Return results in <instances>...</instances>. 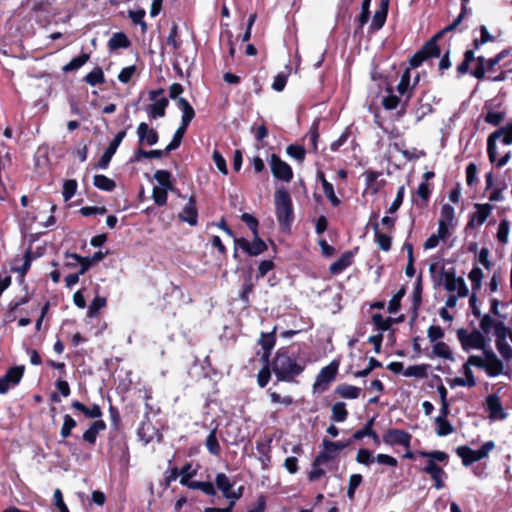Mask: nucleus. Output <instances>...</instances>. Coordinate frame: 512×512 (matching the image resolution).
<instances>
[{"instance_id": "obj_14", "label": "nucleus", "mask_w": 512, "mask_h": 512, "mask_svg": "<svg viewBox=\"0 0 512 512\" xmlns=\"http://www.w3.org/2000/svg\"><path fill=\"white\" fill-rule=\"evenodd\" d=\"M126 136V130L119 131L113 138V140L109 143L108 147L99 158L98 162L94 165V169H107L112 157L116 153L118 147L122 143L123 139Z\"/></svg>"}, {"instance_id": "obj_56", "label": "nucleus", "mask_w": 512, "mask_h": 512, "mask_svg": "<svg viewBox=\"0 0 512 512\" xmlns=\"http://www.w3.org/2000/svg\"><path fill=\"white\" fill-rule=\"evenodd\" d=\"M78 183L75 179L65 180L63 183L62 195L65 201L70 200L76 193Z\"/></svg>"}, {"instance_id": "obj_51", "label": "nucleus", "mask_w": 512, "mask_h": 512, "mask_svg": "<svg viewBox=\"0 0 512 512\" xmlns=\"http://www.w3.org/2000/svg\"><path fill=\"white\" fill-rule=\"evenodd\" d=\"M286 153L291 157L297 160L298 162H303L305 160L306 151L305 148L301 145L290 144L286 148Z\"/></svg>"}, {"instance_id": "obj_43", "label": "nucleus", "mask_w": 512, "mask_h": 512, "mask_svg": "<svg viewBox=\"0 0 512 512\" xmlns=\"http://www.w3.org/2000/svg\"><path fill=\"white\" fill-rule=\"evenodd\" d=\"M406 294V287L403 285L390 299L388 303V312L396 314L401 308V301Z\"/></svg>"}, {"instance_id": "obj_55", "label": "nucleus", "mask_w": 512, "mask_h": 512, "mask_svg": "<svg viewBox=\"0 0 512 512\" xmlns=\"http://www.w3.org/2000/svg\"><path fill=\"white\" fill-rule=\"evenodd\" d=\"M106 305V299L104 297L96 296L91 302L88 308V317L96 318L101 308Z\"/></svg>"}, {"instance_id": "obj_53", "label": "nucleus", "mask_w": 512, "mask_h": 512, "mask_svg": "<svg viewBox=\"0 0 512 512\" xmlns=\"http://www.w3.org/2000/svg\"><path fill=\"white\" fill-rule=\"evenodd\" d=\"M169 189L155 186L152 190V199L157 206H164L167 203Z\"/></svg>"}, {"instance_id": "obj_25", "label": "nucleus", "mask_w": 512, "mask_h": 512, "mask_svg": "<svg viewBox=\"0 0 512 512\" xmlns=\"http://www.w3.org/2000/svg\"><path fill=\"white\" fill-rule=\"evenodd\" d=\"M441 39V33H436L429 40H427L420 48L421 53L426 59L439 57L441 49L438 45V41Z\"/></svg>"}, {"instance_id": "obj_15", "label": "nucleus", "mask_w": 512, "mask_h": 512, "mask_svg": "<svg viewBox=\"0 0 512 512\" xmlns=\"http://www.w3.org/2000/svg\"><path fill=\"white\" fill-rule=\"evenodd\" d=\"M474 208L476 211L469 215L466 229H474L483 225L492 213L494 206L490 203H476Z\"/></svg>"}, {"instance_id": "obj_32", "label": "nucleus", "mask_w": 512, "mask_h": 512, "mask_svg": "<svg viewBox=\"0 0 512 512\" xmlns=\"http://www.w3.org/2000/svg\"><path fill=\"white\" fill-rule=\"evenodd\" d=\"M177 106L182 110L181 123H184V125H190L191 121L195 117V111L191 104L185 98H178Z\"/></svg>"}, {"instance_id": "obj_27", "label": "nucleus", "mask_w": 512, "mask_h": 512, "mask_svg": "<svg viewBox=\"0 0 512 512\" xmlns=\"http://www.w3.org/2000/svg\"><path fill=\"white\" fill-rule=\"evenodd\" d=\"M387 15H388V0H382L379 9L376 10V12L374 13V16H373V19H372V22L370 25V30H372V31L380 30L386 22Z\"/></svg>"}, {"instance_id": "obj_52", "label": "nucleus", "mask_w": 512, "mask_h": 512, "mask_svg": "<svg viewBox=\"0 0 512 512\" xmlns=\"http://www.w3.org/2000/svg\"><path fill=\"white\" fill-rule=\"evenodd\" d=\"M433 352L438 357L447 360H453V353L445 342H436L433 346Z\"/></svg>"}, {"instance_id": "obj_35", "label": "nucleus", "mask_w": 512, "mask_h": 512, "mask_svg": "<svg viewBox=\"0 0 512 512\" xmlns=\"http://www.w3.org/2000/svg\"><path fill=\"white\" fill-rule=\"evenodd\" d=\"M172 174L168 170H157L154 173V179L161 186L160 188L169 189V191H176L173 181L171 180Z\"/></svg>"}, {"instance_id": "obj_49", "label": "nucleus", "mask_w": 512, "mask_h": 512, "mask_svg": "<svg viewBox=\"0 0 512 512\" xmlns=\"http://www.w3.org/2000/svg\"><path fill=\"white\" fill-rule=\"evenodd\" d=\"M389 95L385 96L382 100V105L386 110H394L400 105L401 97L393 94L392 88H387Z\"/></svg>"}, {"instance_id": "obj_44", "label": "nucleus", "mask_w": 512, "mask_h": 512, "mask_svg": "<svg viewBox=\"0 0 512 512\" xmlns=\"http://www.w3.org/2000/svg\"><path fill=\"white\" fill-rule=\"evenodd\" d=\"M65 258L76 260L77 262H80L79 274H81V275L85 274L93 265V262L91 261L90 257H83L77 253L66 252Z\"/></svg>"}, {"instance_id": "obj_42", "label": "nucleus", "mask_w": 512, "mask_h": 512, "mask_svg": "<svg viewBox=\"0 0 512 512\" xmlns=\"http://www.w3.org/2000/svg\"><path fill=\"white\" fill-rule=\"evenodd\" d=\"M189 125H184V123H181L180 126L176 129L172 140L170 143L166 146V151H174L181 145V142L183 140V137L186 133V130Z\"/></svg>"}, {"instance_id": "obj_8", "label": "nucleus", "mask_w": 512, "mask_h": 512, "mask_svg": "<svg viewBox=\"0 0 512 512\" xmlns=\"http://www.w3.org/2000/svg\"><path fill=\"white\" fill-rule=\"evenodd\" d=\"M495 448L493 441L485 442L478 450H473L467 445L456 448V454L461 458L465 467L471 466L473 463L486 458L490 451Z\"/></svg>"}, {"instance_id": "obj_41", "label": "nucleus", "mask_w": 512, "mask_h": 512, "mask_svg": "<svg viewBox=\"0 0 512 512\" xmlns=\"http://www.w3.org/2000/svg\"><path fill=\"white\" fill-rule=\"evenodd\" d=\"M167 45L171 46L173 51H178L182 46V40L179 36V27L177 23L173 22L169 35L166 39Z\"/></svg>"}, {"instance_id": "obj_11", "label": "nucleus", "mask_w": 512, "mask_h": 512, "mask_svg": "<svg viewBox=\"0 0 512 512\" xmlns=\"http://www.w3.org/2000/svg\"><path fill=\"white\" fill-rule=\"evenodd\" d=\"M25 373L24 365H16L8 368L5 374L0 377V394H6L10 387L18 385Z\"/></svg>"}, {"instance_id": "obj_9", "label": "nucleus", "mask_w": 512, "mask_h": 512, "mask_svg": "<svg viewBox=\"0 0 512 512\" xmlns=\"http://www.w3.org/2000/svg\"><path fill=\"white\" fill-rule=\"evenodd\" d=\"M234 253L233 257H238L237 249H242L247 255L253 257L264 253L268 247L267 244L259 237V233L253 235L252 242H249L245 238H235L234 240Z\"/></svg>"}, {"instance_id": "obj_12", "label": "nucleus", "mask_w": 512, "mask_h": 512, "mask_svg": "<svg viewBox=\"0 0 512 512\" xmlns=\"http://www.w3.org/2000/svg\"><path fill=\"white\" fill-rule=\"evenodd\" d=\"M412 435L402 429L390 428L382 436V441L388 446H403L409 448L411 445Z\"/></svg>"}, {"instance_id": "obj_26", "label": "nucleus", "mask_w": 512, "mask_h": 512, "mask_svg": "<svg viewBox=\"0 0 512 512\" xmlns=\"http://www.w3.org/2000/svg\"><path fill=\"white\" fill-rule=\"evenodd\" d=\"M105 429L106 423L103 420L98 419L90 424L89 428L83 433L82 439L88 444L94 446L99 432L104 431Z\"/></svg>"}, {"instance_id": "obj_17", "label": "nucleus", "mask_w": 512, "mask_h": 512, "mask_svg": "<svg viewBox=\"0 0 512 512\" xmlns=\"http://www.w3.org/2000/svg\"><path fill=\"white\" fill-rule=\"evenodd\" d=\"M138 143L140 146L156 145L159 141V133L156 129L149 127L146 122H141L137 127Z\"/></svg>"}, {"instance_id": "obj_7", "label": "nucleus", "mask_w": 512, "mask_h": 512, "mask_svg": "<svg viewBox=\"0 0 512 512\" xmlns=\"http://www.w3.org/2000/svg\"><path fill=\"white\" fill-rule=\"evenodd\" d=\"M456 334L464 351L478 349L484 352V350H488V340L486 336L478 329L474 328L469 332L464 328H460L457 330Z\"/></svg>"}, {"instance_id": "obj_64", "label": "nucleus", "mask_w": 512, "mask_h": 512, "mask_svg": "<svg viewBox=\"0 0 512 512\" xmlns=\"http://www.w3.org/2000/svg\"><path fill=\"white\" fill-rule=\"evenodd\" d=\"M137 68L135 65H130L127 67L122 68L120 73L118 74V80L121 83H128L132 79V77L136 74Z\"/></svg>"}, {"instance_id": "obj_21", "label": "nucleus", "mask_w": 512, "mask_h": 512, "mask_svg": "<svg viewBox=\"0 0 512 512\" xmlns=\"http://www.w3.org/2000/svg\"><path fill=\"white\" fill-rule=\"evenodd\" d=\"M422 292H423V284H422V275L420 274L414 285L413 293H412V303L408 310L407 316L409 320H417L418 318V310L422 303Z\"/></svg>"}, {"instance_id": "obj_31", "label": "nucleus", "mask_w": 512, "mask_h": 512, "mask_svg": "<svg viewBox=\"0 0 512 512\" xmlns=\"http://www.w3.org/2000/svg\"><path fill=\"white\" fill-rule=\"evenodd\" d=\"M169 105V100L166 97H162L157 101H153L148 107V115L151 119L161 118L165 116V111Z\"/></svg>"}, {"instance_id": "obj_34", "label": "nucleus", "mask_w": 512, "mask_h": 512, "mask_svg": "<svg viewBox=\"0 0 512 512\" xmlns=\"http://www.w3.org/2000/svg\"><path fill=\"white\" fill-rule=\"evenodd\" d=\"M335 393L345 399H357L360 396L361 389L349 384H340L335 389Z\"/></svg>"}, {"instance_id": "obj_40", "label": "nucleus", "mask_w": 512, "mask_h": 512, "mask_svg": "<svg viewBox=\"0 0 512 512\" xmlns=\"http://www.w3.org/2000/svg\"><path fill=\"white\" fill-rule=\"evenodd\" d=\"M216 487L223 493L226 498L229 492L232 490L234 483H232L229 477L225 473H218L215 477Z\"/></svg>"}, {"instance_id": "obj_63", "label": "nucleus", "mask_w": 512, "mask_h": 512, "mask_svg": "<svg viewBox=\"0 0 512 512\" xmlns=\"http://www.w3.org/2000/svg\"><path fill=\"white\" fill-rule=\"evenodd\" d=\"M241 220L248 226L253 235L259 233V221L252 214L243 213L241 215Z\"/></svg>"}, {"instance_id": "obj_59", "label": "nucleus", "mask_w": 512, "mask_h": 512, "mask_svg": "<svg viewBox=\"0 0 512 512\" xmlns=\"http://www.w3.org/2000/svg\"><path fill=\"white\" fill-rule=\"evenodd\" d=\"M275 329H273L270 333H261V338L259 340V343L263 350L271 351L273 347L275 346L276 337H275Z\"/></svg>"}, {"instance_id": "obj_16", "label": "nucleus", "mask_w": 512, "mask_h": 512, "mask_svg": "<svg viewBox=\"0 0 512 512\" xmlns=\"http://www.w3.org/2000/svg\"><path fill=\"white\" fill-rule=\"evenodd\" d=\"M323 450L320 451L314 458L312 466H321L330 461L335 460L339 456V451L336 448L334 441L326 438L322 441Z\"/></svg>"}, {"instance_id": "obj_19", "label": "nucleus", "mask_w": 512, "mask_h": 512, "mask_svg": "<svg viewBox=\"0 0 512 512\" xmlns=\"http://www.w3.org/2000/svg\"><path fill=\"white\" fill-rule=\"evenodd\" d=\"M358 250L359 248L355 247L353 250L343 252L340 257L330 265L329 272L332 275H339L342 273L347 267L352 265L354 256Z\"/></svg>"}, {"instance_id": "obj_23", "label": "nucleus", "mask_w": 512, "mask_h": 512, "mask_svg": "<svg viewBox=\"0 0 512 512\" xmlns=\"http://www.w3.org/2000/svg\"><path fill=\"white\" fill-rule=\"evenodd\" d=\"M273 438L271 436L261 437L256 441V450L259 453V461L264 469L268 468L271 464V444Z\"/></svg>"}, {"instance_id": "obj_37", "label": "nucleus", "mask_w": 512, "mask_h": 512, "mask_svg": "<svg viewBox=\"0 0 512 512\" xmlns=\"http://www.w3.org/2000/svg\"><path fill=\"white\" fill-rule=\"evenodd\" d=\"M77 422L76 420L70 416L69 414H65L63 417V424L60 430V436L62 437V441L60 443L67 444L68 442L65 441L68 437L71 436L72 430L76 428Z\"/></svg>"}, {"instance_id": "obj_28", "label": "nucleus", "mask_w": 512, "mask_h": 512, "mask_svg": "<svg viewBox=\"0 0 512 512\" xmlns=\"http://www.w3.org/2000/svg\"><path fill=\"white\" fill-rule=\"evenodd\" d=\"M131 46V41L124 32H116L107 43L110 52L118 49H127Z\"/></svg>"}, {"instance_id": "obj_13", "label": "nucleus", "mask_w": 512, "mask_h": 512, "mask_svg": "<svg viewBox=\"0 0 512 512\" xmlns=\"http://www.w3.org/2000/svg\"><path fill=\"white\" fill-rule=\"evenodd\" d=\"M443 278L444 287L448 292L453 293L457 291L460 297L468 296L469 290L464 279L462 277H456L454 269L444 271Z\"/></svg>"}, {"instance_id": "obj_22", "label": "nucleus", "mask_w": 512, "mask_h": 512, "mask_svg": "<svg viewBox=\"0 0 512 512\" xmlns=\"http://www.w3.org/2000/svg\"><path fill=\"white\" fill-rule=\"evenodd\" d=\"M503 322H497L495 327L496 348L500 355L507 361L512 359V347L506 341V332L502 328Z\"/></svg>"}, {"instance_id": "obj_5", "label": "nucleus", "mask_w": 512, "mask_h": 512, "mask_svg": "<svg viewBox=\"0 0 512 512\" xmlns=\"http://www.w3.org/2000/svg\"><path fill=\"white\" fill-rule=\"evenodd\" d=\"M484 358L478 355L469 356V364H473L474 367L484 369L489 377H496L500 374L510 377L509 371H504L503 362L497 357L494 351L490 348L484 350Z\"/></svg>"}, {"instance_id": "obj_62", "label": "nucleus", "mask_w": 512, "mask_h": 512, "mask_svg": "<svg viewBox=\"0 0 512 512\" xmlns=\"http://www.w3.org/2000/svg\"><path fill=\"white\" fill-rule=\"evenodd\" d=\"M404 194H405V187H404V185H402L398 188L396 197H395L394 201L392 202V204L390 205V207L388 208L387 212L389 214H394L395 212L398 211V209L401 207V205L403 203Z\"/></svg>"}, {"instance_id": "obj_3", "label": "nucleus", "mask_w": 512, "mask_h": 512, "mask_svg": "<svg viewBox=\"0 0 512 512\" xmlns=\"http://www.w3.org/2000/svg\"><path fill=\"white\" fill-rule=\"evenodd\" d=\"M418 455L420 457L427 458L425 466L420 469L421 472L430 476L435 489H443L445 487V480L448 476L443 467L437 464V462L447 465L449 462V455L440 450L418 451Z\"/></svg>"}, {"instance_id": "obj_54", "label": "nucleus", "mask_w": 512, "mask_h": 512, "mask_svg": "<svg viewBox=\"0 0 512 512\" xmlns=\"http://www.w3.org/2000/svg\"><path fill=\"white\" fill-rule=\"evenodd\" d=\"M363 481V477L361 474H352L349 477L348 489H347V497L350 500H353L355 497V491L360 486Z\"/></svg>"}, {"instance_id": "obj_4", "label": "nucleus", "mask_w": 512, "mask_h": 512, "mask_svg": "<svg viewBox=\"0 0 512 512\" xmlns=\"http://www.w3.org/2000/svg\"><path fill=\"white\" fill-rule=\"evenodd\" d=\"M275 214L282 232L289 233L294 221V208L291 196L285 188H279L274 193Z\"/></svg>"}, {"instance_id": "obj_50", "label": "nucleus", "mask_w": 512, "mask_h": 512, "mask_svg": "<svg viewBox=\"0 0 512 512\" xmlns=\"http://www.w3.org/2000/svg\"><path fill=\"white\" fill-rule=\"evenodd\" d=\"M505 116L506 113L504 111L495 112L489 110L484 116V121L489 125L497 127L504 121Z\"/></svg>"}, {"instance_id": "obj_61", "label": "nucleus", "mask_w": 512, "mask_h": 512, "mask_svg": "<svg viewBox=\"0 0 512 512\" xmlns=\"http://www.w3.org/2000/svg\"><path fill=\"white\" fill-rule=\"evenodd\" d=\"M272 368L268 366H263L257 375V383L260 388H264L267 386L268 382L271 379Z\"/></svg>"}, {"instance_id": "obj_60", "label": "nucleus", "mask_w": 512, "mask_h": 512, "mask_svg": "<svg viewBox=\"0 0 512 512\" xmlns=\"http://www.w3.org/2000/svg\"><path fill=\"white\" fill-rule=\"evenodd\" d=\"M509 227L510 223L507 219H502L500 221L496 237L497 240L502 244H505L508 241Z\"/></svg>"}, {"instance_id": "obj_47", "label": "nucleus", "mask_w": 512, "mask_h": 512, "mask_svg": "<svg viewBox=\"0 0 512 512\" xmlns=\"http://www.w3.org/2000/svg\"><path fill=\"white\" fill-rule=\"evenodd\" d=\"M90 59V54L81 53L79 56L73 58L69 63L63 67L64 72H71L81 68Z\"/></svg>"}, {"instance_id": "obj_10", "label": "nucleus", "mask_w": 512, "mask_h": 512, "mask_svg": "<svg viewBox=\"0 0 512 512\" xmlns=\"http://www.w3.org/2000/svg\"><path fill=\"white\" fill-rule=\"evenodd\" d=\"M270 170L273 177L277 180L290 182L293 179V170L291 166L283 161L279 155L272 153L269 158Z\"/></svg>"}, {"instance_id": "obj_6", "label": "nucleus", "mask_w": 512, "mask_h": 512, "mask_svg": "<svg viewBox=\"0 0 512 512\" xmlns=\"http://www.w3.org/2000/svg\"><path fill=\"white\" fill-rule=\"evenodd\" d=\"M499 139L503 145H512V122L496 129L487 137V155L491 163H494L498 156L497 140Z\"/></svg>"}, {"instance_id": "obj_48", "label": "nucleus", "mask_w": 512, "mask_h": 512, "mask_svg": "<svg viewBox=\"0 0 512 512\" xmlns=\"http://www.w3.org/2000/svg\"><path fill=\"white\" fill-rule=\"evenodd\" d=\"M476 66L470 71V75L475 77L477 80H483L486 75V59L484 56H477L474 60Z\"/></svg>"}, {"instance_id": "obj_20", "label": "nucleus", "mask_w": 512, "mask_h": 512, "mask_svg": "<svg viewBox=\"0 0 512 512\" xmlns=\"http://www.w3.org/2000/svg\"><path fill=\"white\" fill-rule=\"evenodd\" d=\"M178 217L180 221L186 222L190 226H196L198 224V209L194 195L189 197L188 203L184 206Z\"/></svg>"}, {"instance_id": "obj_39", "label": "nucleus", "mask_w": 512, "mask_h": 512, "mask_svg": "<svg viewBox=\"0 0 512 512\" xmlns=\"http://www.w3.org/2000/svg\"><path fill=\"white\" fill-rule=\"evenodd\" d=\"M90 86H97L105 83V75L100 66L93 68L83 79Z\"/></svg>"}, {"instance_id": "obj_30", "label": "nucleus", "mask_w": 512, "mask_h": 512, "mask_svg": "<svg viewBox=\"0 0 512 512\" xmlns=\"http://www.w3.org/2000/svg\"><path fill=\"white\" fill-rule=\"evenodd\" d=\"M371 226L374 230V241L382 251L388 252L392 246V237L380 232L377 222L371 223Z\"/></svg>"}, {"instance_id": "obj_18", "label": "nucleus", "mask_w": 512, "mask_h": 512, "mask_svg": "<svg viewBox=\"0 0 512 512\" xmlns=\"http://www.w3.org/2000/svg\"><path fill=\"white\" fill-rule=\"evenodd\" d=\"M338 368L339 363L337 361H332L327 366L323 367L316 377L314 386H323L322 391H324L327 386L336 378Z\"/></svg>"}, {"instance_id": "obj_24", "label": "nucleus", "mask_w": 512, "mask_h": 512, "mask_svg": "<svg viewBox=\"0 0 512 512\" xmlns=\"http://www.w3.org/2000/svg\"><path fill=\"white\" fill-rule=\"evenodd\" d=\"M486 410L489 412L490 419L503 420L507 417V413L497 394H491L486 397Z\"/></svg>"}, {"instance_id": "obj_38", "label": "nucleus", "mask_w": 512, "mask_h": 512, "mask_svg": "<svg viewBox=\"0 0 512 512\" xmlns=\"http://www.w3.org/2000/svg\"><path fill=\"white\" fill-rule=\"evenodd\" d=\"M205 445L209 453L213 456H219L221 453V447L217 438V429L214 428L208 434Z\"/></svg>"}, {"instance_id": "obj_2", "label": "nucleus", "mask_w": 512, "mask_h": 512, "mask_svg": "<svg viewBox=\"0 0 512 512\" xmlns=\"http://www.w3.org/2000/svg\"><path fill=\"white\" fill-rule=\"evenodd\" d=\"M49 306V302L41 305L37 297L26 293L21 297H15L9 303L7 315L11 320H44Z\"/></svg>"}, {"instance_id": "obj_45", "label": "nucleus", "mask_w": 512, "mask_h": 512, "mask_svg": "<svg viewBox=\"0 0 512 512\" xmlns=\"http://www.w3.org/2000/svg\"><path fill=\"white\" fill-rule=\"evenodd\" d=\"M331 410V420L334 422H344L348 417V411L344 402H336Z\"/></svg>"}, {"instance_id": "obj_29", "label": "nucleus", "mask_w": 512, "mask_h": 512, "mask_svg": "<svg viewBox=\"0 0 512 512\" xmlns=\"http://www.w3.org/2000/svg\"><path fill=\"white\" fill-rule=\"evenodd\" d=\"M71 407L81 413L87 418H100L102 416V410L98 404H93L90 407L86 406L78 400H74L71 403Z\"/></svg>"}, {"instance_id": "obj_58", "label": "nucleus", "mask_w": 512, "mask_h": 512, "mask_svg": "<svg viewBox=\"0 0 512 512\" xmlns=\"http://www.w3.org/2000/svg\"><path fill=\"white\" fill-rule=\"evenodd\" d=\"M455 220V210L450 204H443L440 211L439 221L453 225Z\"/></svg>"}, {"instance_id": "obj_1", "label": "nucleus", "mask_w": 512, "mask_h": 512, "mask_svg": "<svg viewBox=\"0 0 512 512\" xmlns=\"http://www.w3.org/2000/svg\"><path fill=\"white\" fill-rule=\"evenodd\" d=\"M271 368L278 382L294 383L305 368L306 361L291 353L288 348H279L271 361Z\"/></svg>"}, {"instance_id": "obj_36", "label": "nucleus", "mask_w": 512, "mask_h": 512, "mask_svg": "<svg viewBox=\"0 0 512 512\" xmlns=\"http://www.w3.org/2000/svg\"><path fill=\"white\" fill-rule=\"evenodd\" d=\"M429 368V364L411 365L405 369L403 375L406 377H415L419 379L427 378Z\"/></svg>"}, {"instance_id": "obj_46", "label": "nucleus", "mask_w": 512, "mask_h": 512, "mask_svg": "<svg viewBox=\"0 0 512 512\" xmlns=\"http://www.w3.org/2000/svg\"><path fill=\"white\" fill-rule=\"evenodd\" d=\"M436 434L440 437L447 436L454 431L453 425L448 421L447 418L436 417Z\"/></svg>"}, {"instance_id": "obj_33", "label": "nucleus", "mask_w": 512, "mask_h": 512, "mask_svg": "<svg viewBox=\"0 0 512 512\" xmlns=\"http://www.w3.org/2000/svg\"><path fill=\"white\" fill-rule=\"evenodd\" d=\"M93 184L99 190L106 192H111L116 188V182L103 174L94 175Z\"/></svg>"}, {"instance_id": "obj_57", "label": "nucleus", "mask_w": 512, "mask_h": 512, "mask_svg": "<svg viewBox=\"0 0 512 512\" xmlns=\"http://www.w3.org/2000/svg\"><path fill=\"white\" fill-rule=\"evenodd\" d=\"M356 461L359 464L370 466L375 461V457L369 449L360 448L356 454Z\"/></svg>"}]
</instances>
